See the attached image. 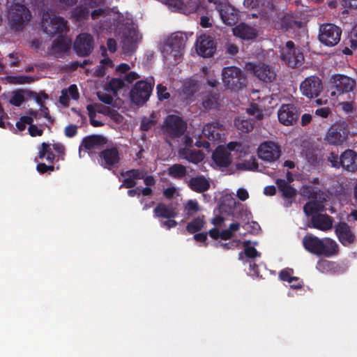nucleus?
I'll list each match as a JSON object with an SVG mask.
<instances>
[{
	"instance_id": "obj_1",
	"label": "nucleus",
	"mask_w": 357,
	"mask_h": 357,
	"mask_svg": "<svg viewBox=\"0 0 357 357\" xmlns=\"http://www.w3.org/2000/svg\"><path fill=\"white\" fill-rule=\"evenodd\" d=\"M303 248L310 253L317 256L331 257L339 252V245L331 238H319L307 233L302 240Z\"/></svg>"
},
{
	"instance_id": "obj_2",
	"label": "nucleus",
	"mask_w": 357,
	"mask_h": 357,
	"mask_svg": "<svg viewBox=\"0 0 357 357\" xmlns=\"http://www.w3.org/2000/svg\"><path fill=\"white\" fill-rule=\"evenodd\" d=\"M187 40L186 34L183 32L172 33L162 45L161 52L164 59L174 64L178 63L183 56Z\"/></svg>"
},
{
	"instance_id": "obj_3",
	"label": "nucleus",
	"mask_w": 357,
	"mask_h": 357,
	"mask_svg": "<svg viewBox=\"0 0 357 357\" xmlns=\"http://www.w3.org/2000/svg\"><path fill=\"white\" fill-rule=\"evenodd\" d=\"M31 17L30 10L23 3L13 2L8 7V24L13 31H22L31 21Z\"/></svg>"
},
{
	"instance_id": "obj_4",
	"label": "nucleus",
	"mask_w": 357,
	"mask_h": 357,
	"mask_svg": "<svg viewBox=\"0 0 357 357\" xmlns=\"http://www.w3.org/2000/svg\"><path fill=\"white\" fill-rule=\"evenodd\" d=\"M222 79L225 87L238 91L246 86L247 78L243 70L236 66H227L222 70Z\"/></svg>"
},
{
	"instance_id": "obj_5",
	"label": "nucleus",
	"mask_w": 357,
	"mask_h": 357,
	"mask_svg": "<svg viewBox=\"0 0 357 357\" xmlns=\"http://www.w3.org/2000/svg\"><path fill=\"white\" fill-rule=\"evenodd\" d=\"M176 204L158 203L153 209V217L159 220L160 226L167 229L174 228L178 222L174 220L178 215Z\"/></svg>"
},
{
	"instance_id": "obj_6",
	"label": "nucleus",
	"mask_w": 357,
	"mask_h": 357,
	"mask_svg": "<svg viewBox=\"0 0 357 357\" xmlns=\"http://www.w3.org/2000/svg\"><path fill=\"white\" fill-rule=\"evenodd\" d=\"M350 136V128L344 120H339L332 124L326 135L325 140L331 145H342Z\"/></svg>"
},
{
	"instance_id": "obj_7",
	"label": "nucleus",
	"mask_w": 357,
	"mask_h": 357,
	"mask_svg": "<svg viewBox=\"0 0 357 357\" xmlns=\"http://www.w3.org/2000/svg\"><path fill=\"white\" fill-rule=\"evenodd\" d=\"M280 58L291 68L301 66L305 61L302 50L296 47L294 43L291 40H288L285 46L281 49Z\"/></svg>"
},
{
	"instance_id": "obj_8",
	"label": "nucleus",
	"mask_w": 357,
	"mask_h": 357,
	"mask_svg": "<svg viewBox=\"0 0 357 357\" xmlns=\"http://www.w3.org/2000/svg\"><path fill=\"white\" fill-rule=\"evenodd\" d=\"M330 84L331 97H338L349 93L356 87V82L354 79L342 74L332 75Z\"/></svg>"
},
{
	"instance_id": "obj_9",
	"label": "nucleus",
	"mask_w": 357,
	"mask_h": 357,
	"mask_svg": "<svg viewBox=\"0 0 357 357\" xmlns=\"http://www.w3.org/2000/svg\"><path fill=\"white\" fill-rule=\"evenodd\" d=\"M186 128V123L183 119L174 114L167 116L162 126L163 134L171 139H176L182 136Z\"/></svg>"
},
{
	"instance_id": "obj_10",
	"label": "nucleus",
	"mask_w": 357,
	"mask_h": 357,
	"mask_svg": "<svg viewBox=\"0 0 357 357\" xmlns=\"http://www.w3.org/2000/svg\"><path fill=\"white\" fill-rule=\"evenodd\" d=\"M342 29L333 24L320 26L318 38L319 42L327 47L335 46L340 40Z\"/></svg>"
},
{
	"instance_id": "obj_11",
	"label": "nucleus",
	"mask_w": 357,
	"mask_h": 357,
	"mask_svg": "<svg viewBox=\"0 0 357 357\" xmlns=\"http://www.w3.org/2000/svg\"><path fill=\"white\" fill-rule=\"evenodd\" d=\"M323 89L322 80L317 75L306 77L300 84L302 95L309 100L318 98Z\"/></svg>"
},
{
	"instance_id": "obj_12",
	"label": "nucleus",
	"mask_w": 357,
	"mask_h": 357,
	"mask_svg": "<svg viewBox=\"0 0 357 357\" xmlns=\"http://www.w3.org/2000/svg\"><path fill=\"white\" fill-rule=\"evenodd\" d=\"M153 85L146 81H138L130 91L131 101L137 105H143L149 98Z\"/></svg>"
},
{
	"instance_id": "obj_13",
	"label": "nucleus",
	"mask_w": 357,
	"mask_h": 357,
	"mask_svg": "<svg viewBox=\"0 0 357 357\" xmlns=\"http://www.w3.org/2000/svg\"><path fill=\"white\" fill-rule=\"evenodd\" d=\"M94 47L93 37L88 33L79 34L73 44V50L78 56H88L91 54Z\"/></svg>"
},
{
	"instance_id": "obj_14",
	"label": "nucleus",
	"mask_w": 357,
	"mask_h": 357,
	"mask_svg": "<svg viewBox=\"0 0 357 357\" xmlns=\"http://www.w3.org/2000/svg\"><path fill=\"white\" fill-rule=\"evenodd\" d=\"M299 115L300 109L294 104H282L278 112V120L284 126L296 123Z\"/></svg>"
},
{
	"instance_id": "obj_15",
	"label": "nucleus",
	"mask_w": 357,
	"mask_h": 357,
	"mask_svg": "<svg viewBox=\"0 0 357 357\" xmlns=\"http://www.w3.org/2000/svg\"><path fill=\"white\" fill-rule=\"evenodd\" d=\"M100 165L105 169H111L116 166L120 160V153L116 146L105 149L98 153Z\"/></svg>"
},
{
	"instance_id": "obj_16",
	"label": "nucleus",
	"mask_w": 357,
	"mask_h": 357,
	"mask_svg": "<svg viewBox=\"0 0 357 357\" xmlns=\"http://www.w3.org/2000/svg\"><path fill=\"white\" fill-rule=\"evenodd\" d=\"M334 228L335 234L343 246L348 247L356 242V236L347 222H339Z\"/></svg>"
},
{
	"instance_id": "obj_17",
	"label": "nucleus",
	"mask_w": 357,
	"mask_h": 357,
	"mask_svg": "<svg viewBox=\"0 0 357 357\" xmlns=\"http://www.w3.org/2000/svg\"><path fill=\"white\" fill-rule=\"evenodd\" d=\"M281 155L280 146L273 142H264L258 148V156L266 162H274Z\"/></svg>"
},
{
	"instance_id": "obj_18",
	"label": "nucleus",
	"mask_w": 357,
	"mask_h": 357,
	"mask_svg": "<svg viewBox=\"0 0 357 357\" xmlns=\"http://www.w3.org/2000/svg\"><path fill=\"white\" fill-rule=\"evenodd\" d=\"M107 139L101 135H91L84 137L79 146V151L84 150H102L107 144Z\"/></svg>"
},
{
	"instance_id": "obj_19",
	"label": "nucleus",
	"mask_w": 357,
	"mask_h": 357,
	"mask_svg": "<svg viewBox=\"0 0 357 357\" xmlns=\"http://www.w3.org/2000/svg\"><path fill=\"white\" fill-rule=\"evenodd\" d=\"M255 76L264 83H271L276 79V72L273 66L259 63L252 66Z\"/></svg>"
},
{
	"instance_id": "obj_20",
	"label": "nucleus",
	"mask_w": 357,
	"mask_h": 357,
	"mask_svg": "<svg viewBox=\"0 0 357 357\" xmlns=\"http://www.w3.org/2000/svg\"><path fill=\"white\" fill-rule=\"evenodd\" d=\"M218 12L222 22L229 26H233L236 24L238 20V14L236 9L223 1H218Z\"/></svg>"
},
{
	"instance_id": "obj_21",
	"label": "nucleus",
	"mask_w": 357,
	"mask_h": 357,
	"mask_svg": "<svg viewBox=\"0 0 357 357\" xmlns=\"http://www.w3.org/2000/svg\"><path fill=\"white\" fill-rule=\"evenodd\" d=\"M197 53L203 57H211L216 51V44L213 38L209 35L201 36L197 40Z\"/></svg>"
},
{
	"instance_id": "obj_22",
	"label": "nucleus",
	"mask_w": 357,
	"mask_h": 357,
	"mask_svg": "<svg viewBox=\"0 0 357 357\" xmlns=\"http://www.w3.org/2000/svg\"><path fill=\"white\" fill-rule=\"evenodd\" d=\"M44 32L50 36L66 35L69 31L68 22L63 17L56 16L53 17L50 24L44 26Z\"/></svg>"
},
{
	"instance_id": "obj_23",
	"label": "nucleus",
	"mask_w": 357,
	"mask_h": 357,
	"mask_svg": "<svg viewBox=\"0 0 357 357\" xmlns=\"http://www.w3.org/2000/svg\"><path fill=\"white\" fill-rule=\"evenodd\" d=\"M121 176L124 178L119 188H133L137 185L136 180L144 178V170L140 169H131L120 173Z\"/></svg>"
},
{
	"instance_id": "obj_24",
	"label": "nucleus",
	"mask_w": 357,
	"mask_h": 357,
	"mask_svg": "<svg viewBox=\"0 0 357 357\" xmlns=\"http://www.w3.org/2000/svg\"><path fill=\"white\" fill-rule=\"evenodd\" d=\"M333 218L326 213H318L311 218L310 227L314 228L322 231H326L333 228Z\"/></svg>"
},
{
	"instance_id": "obj_25",
	"label": "nucleus",
	"mask_w": 357,
	"mask_h": 357,
	"mask_svg": "<svg viewBox=\"0 0 357 357\" xmlns=\"http://www.w3.org/2000/svg\"><path fill=\"white\" fill-rule=\"evenodd\" d=\"M223 126L218 121L206 123L202 129V135L211 142L219 141L221 138Z\"/></svg>"
},
{
	"instance_id": "obj_26",
	"label": "nucleus",
	"mask_w": 357,
	"mask_h": 357,
	"mask_svg": "<svg viewBox=\"0 0 357 357\" xmlns=\"http://www.w3.org/2000/svg\"><path fill=\"white\" fill-rule=\"evenodd\" d=\"M212 158L214 162L220 167H228L232 162L231 153L223 146H219L215 149Z\"/></svg>"
},
{
	"instance_id": "obj_27",
	"label": "nucleus",
	"mask_w": 357,
	"mask_h": 357,
	"mask_svg": "<svg viewBox=\"0 0 357 357\" xmlns=\"http://www.w3.org/2000/svg\"><path fill=\"white\" fill-rule=\"evenodd\" d=\"M342 167L351 172L357 171V153L351 149H347L340 156Z\"/></svg>"
},
{
	"instance_id": "obj_28",
	"label": "nucleus",
	"mask_w": 357,
	"mask_h": 357,
	"mask_svg": "<svg viewBox=\"0 0 357 357\" xmlns=\"http://www.w3.org/2000/svg\"><path fill=\"white\" fill-rule=\"evenodd\" d=\"M189 188L197 193H203L210 188L209 181L203 175L194 176L188 181Z\"/></svg>"
},
{
	"instance_id": "obj_29",
	"label": "nucleus",
	"mask_w": 357,
	"mask_h": 357,
	"mask_svg": "<svg viewBox=\"0 0 357 357\" xmlns=\"http://www.w3.org/2000/svg\"><path fill=\"white\" fill-rule=\"evenodd\" d=\"M139 40V33L134 26L128 27L123 33V47L126 51L132 50Z\"/></svg>"
},
{
	"instance_id": "obj_30",
	"label": "nucleus",
	"mask_w": 357,
	"mask_h": 357,
	"mask_svg": "<svg viewBox=\"0 0 357 357\" xmlns=\"http://www.w3.org/2000/svg\"><path fill=\"white\" fill-rule=\"evenodd\" d=\"M234 34L243 40H252L256 38L258 35L256 29L245 23L237 25L234 29Z\"/></svg>"
},
{
	"instance_id": "obj_31",
	"label": "nucleus",
	"mask_w": 357,
	"mask_h": 357,
	"mask_svg": "<svg viewBox=\"0 0 357 357\" xmlns=\"http://www.w3.org/2000/svg\"><path fill=\"white\" fill-rule=\"evenodd\" d=\"M303 195L307 197L310 201L321 202L326 201L325 193L320 189L314 186H306L303 189Z\"/></svg>"
},
{
	"instance_id": "obj_32",
	"label": "nucleus",
	"mask_w": 357,
	"mask_h": 357,
	"mask_svg": "<svg viewBox=\"0 0 357 357\" xmlns=\"http://www.w3.org/2000/svg\"><path fill=\"white\" fill-rule=\"evenodd\" d=\"M276 184L282 195L285 199H294L296 195V190L291 186L284 179L278 178Z\"/></svg>"
},
{
	"instance_id": "obj_33",
	"label": "nucleus",
	"mask_w": 357,
	"mask_h": 357,
	"mask_svg": "<svg viewBox=\"0 0 357 357\" xmlns=\"http://www.w3.org/2000/svg\"><path fill=\"white\" fill-rule=\"evenodd\" d=\"M70 41L68 40L63 35H59L53 41L52 49L54 52H67L70 49Z\"/></svg>"
},
{
	"instance_id": "obj_34",
	"label": "nucleus",
	"mask_w": 357,
	"mask_h": 357,
	"mask_svg": "<svg viewBox=\"0 0 357 357\" xmlns=\"http://www.w3.org/2000/svg\"><path fill=\"white\" fill-rule=\"evenodd\" d=\"M324 209L323 203L316 202V200L307 202L303 206V211L307 216L315 215Z\"/></svg>"
},
{
	"instance_id": "obj_35",
	"label": "nucleus",
	"mask_w": 357,
	"mask_h": 357,
	"mask_svg": "<svg viewBox=\"0 0 357 357\" xmlns=\"http://www.w3.org/2000/svg\"><path fill=\"white\" fill-rule=\"evenodd\" d=\"M205 225L206 221L204 220V216H198L193 218L187 224L186 230L189 234H193L200 231L203 228H204Z\"/></svg>"
},
{
	"instance_id": "obj_36",
	"label": "nucleus",
	"mask_w": 357,
	"mask_h": 357,
	"mask_svg": "<svg viewBox=\"0 0 357 357\" xmlns=\"http://www.w3.org/2000/svg\"><path fill=\"white\" fill-rule=\"evenodd\" d=\"M46 156L48 162L52 163L55 158L54 153L51 151L50 144L46 142L41 144V149L39 150L38 157L35 158L34 161L38 162V159H43Z\"/></svg>"
},
{
	"instance_id": "obj_37",
	"label": "nucleus",
	"mask_w": 357,
	"mask_h": 357,
	"mask_svg": "<svg viewBox=\"0 0 357 357\" xmlns=\"http://www.w3.org/2000/svg\"><path fill=\"white\" fill-rule=\"evenodd\" d=\"M233 216L237 220H241L245 223L249 222L250 220L252 218V214L247 207L241 204L236 206L233 213Z\"/></svg>"
},
{
	"instance_id": "obj_38",
	"label": "nucleus",
	"mask_w": 357,
	"mask_h": 357,
	"mask_svg": "<svg viewBox=\"0 0 357 357\" xmlns=\"http://www.w3.org/2000/svg\"><path fill=\"white\" fill-rule=\"evenodd\" d=\"M220 94L217 93H209L204 96L202 105L206 110L215 108L218 105Z\"/></svg>"
},
{
	"instance_id": "obj_39",
	"label": "nucleus",
	"mask_w": 357,
	"mask_h": 357,
	"mask_svg": "<svg viewBox=\"0 0 357 357\" xmlns=\"http://www.w3.org/2000/svg\"><path fill=\"white\" fill-rule=\"evenodd\" d=\"M89 10L82 6H77L70 12V18L75 22H82L88 18Z\"/></svg>"
},
{
	"instance_id": "obj_40",
	"label": "nucleus",
	"mask_w": 357,
	"mask_h": 357,
	"mask_svg": "<svg viewBox=\"0 0 357 357\" xmlns=\"http://www.w3.org/2000/svg\"><path fill=\"white\" fill-rule=\"evenodd\" d=\"M183 155L185 159L194 164L202 162L204 158V153L201 151L192 149L184 150Z\"/></svg>"
},
{
	"instance_id": "obj_41",
	"label": "nucleus",
	"mask_w": 357,
	"mask_h": 357,
	"mask_svg": "<svg viewBox=\"0 0 357 357\" xmlns=\"http://www.w3.org/2000/svg\"><path fill=\"white\" fill-rule=\"evenodd\" d=\"M186 174V167L181 164H174L168 168V174L174 178H183Z\"/></svg>"
},
{
	"instance_id": "obj_42",
	"label": "nucleus",
	"mask_w": 357,
	"mask_h": 357,
	"mask_svg": "<svg viewBox=\"0 0 357 357\" xmlns=\"http://www.w3.org/2000/svg\"><path fill=\"white\" fill-rule=\"evenodd\" d=\"M36 79V77L28 75H11L7 77L8 82L13 84H31Z\"/></svg>"
},
{
	"instance_id": "obj_43",
	"label": "nucleus",
	"mask_w": 357,
	"mask_h": 357,
	"mask_svg": "<svg viewBox=\"0 0 357 357\" xmlns=\"http://www.w3.org/2000/svg\"><path fill=\"white\" fill-rule=\"evenodd\" d=\"M202 0H187L183 2L182 13L189 15L197 12L202 6Z\"/></svg>"
},
{
	"instance_id": "obj_44",
	"label": "nucleus",
	"mask_w": 357,
	"mask_h": 357,
	"mask_svg": "<svg viewBox=\"0 0 357 357\" xmlns=\"http://www.w3.org/2000/svg\"><path fill=\"white\" fill-rule=\"evenodd\" d=\"M157 116L153 112L149 116H144L141 121L140 129L143 131H149L157 123Z\"/></svg>"
},
{
	"instance_id": "obj_45",
	"label": "nucleus",
	"mask_w": 357,
	"mask_h": 357,
	"mask_svg": "<svg viewBox=\"0 0 357 357\" xmlns=\"http://www.w3.org/2000/svg\"><path fill=\"white\" fill-rule=\"evenodd\" d=\"M282 25L285 31H288L294 28H301L302 26V22L296 20L291 16L287 15L282 18Z\"/></svg>"
},
{
	"instance_id": "obj_46",
	"label": "nucleus",
	"mask_w": 357,
	"mask_h": 357,
	"mask_svg": "<svg viewBox=\"0 0 357 357\" xmlns=\"http://www.w3.org/2000/svg\"><path fill=\"white\" fill-rule=\"evenodd\" d=\"M236 167L238 169L241 170L255 171L258 169V163L255 158L252 156L249 160H245L243 162L238 163Z\"/></svg>"
},
{
	"instance_id": "obj_47",
	"label": "nucleus",
	"mask_w": 357,
	"mask_h": 357,
	"mask_svg": "<svg viewBox=\"0 0 357 357\" xmlns=\"http://www.w3.org/2000/svg\"><path fill=\"white\" fill-rule=\"evenodd\" d=\"M235 125L242 132L248 133L252 130L253 123L250 120L235 119Z\"/></svg>"
},
{
	"instance_id": "obj_48",
	"label": "nucleus",
	"mask_w": 357,
	"mask_h": 357,
	"mask_svg": "<svg viewBox=\"0 0 357 357\" xmlns=\"http://www.w3.org/2000/svg\"><path fill=\"white\" fill-rule=\"evenodd\" d=\"M24 101V90H18L13 92L10 99V103L15 107H20Z\"/></svg>"
},
{
	"instance_id": "obj_49",
	"label": "nucleus",
	"mask_w": 357,
	"mask_h": 357,
	"mask_svg": "<svg viewBox=\"0 0 357 357\" xmlns=\"http://www.w3.org/2000/svg\"><path fill=\"white\" fill-rule=\"evenodd\" d=\"M294 273L292 268H284L279 273V278L284 282L292 283L294 281H298L297 277H293L291 275Z\"/></svg>"
},
{
	"instance_id": "obj_50",
	"label": "nucleus",
	"mask_w": 357,
	"mask_h": 357,
	"mask_svg": "<svg viewBox=\"0 0 357 357\" xmlns=\"http://www.w3.org/2000/svg\"><path fill=\"white\" fill-rule=\"evenodd\" d=\"M243 244L244 246V255L248 258L255 259L260 257V253L254 247L250 246V241H245Z\"/></svg>"
},
{
	"instance_id": "obj_51",
	"label": "nucleus",
	"mask_w": 357,
	"mask_h": 357,
	"mask_svg": "<svg viewBox=\"0 0 357 357\" xmlns=\"http://www.w3.org/2000/svg\"><path fill=\"white\" fill-rule=\"evenodd\" d=\"M166 5L173 11L182 13L184 0H165Z\"/></svg>"
},
{
	"instance_id": "obj_52",
	"label": "nucleus",
	"mask_w": 357,
	"mask_h": 357,
	"mask_svg": "<svg viewBox=\"0 0 357 357\" xmlns=\"http://www.w3.org/2000/svg\"><path fill=\"white\" fill-rule=\"evenodd\" d=\"M188 215H192L193 213L199 211V206L197 200L190 199L185 206Z\"/></svg>"
},
{
	"instance_id": "obj_53",
	"label": "nucleus",
	"mask_w": 357,
	"mask_h": 357,
	"mask_svg": "<svg viewBox=\"0 0 357 357\" xmlns=\"http://www.w3.org/2000/svg\"><path fill=\"white\" fill-rule=\"evenodd\" d=\"M54 1L58 8L68 10L76 5L78 0H54Z\"/></svg>"
},
{
	"instance_id": "obj_54",
	"label": "nucleus",
	"mask_w": 357,
	"mask_h": 357,
	"mask_svg": "<svg viewBox=\"0 0 357 357\" xmlns=\"http://www.w3.org/2000/svg\"><path fill=\"white\" fill-rule=\"evenodd\" d=\"M109 86L112 91L116 92L125 86L124 79L113 78L109 82Z\"/></svg>"
},
{
	"instance_id": "obj_55",
	"label": "nucleus",
	"mask_w": 357,
	"mask_h": 357,
	"mask_svg": "<svg viewBox=\"0 0 357 357\" xmlns=\"http://www.w3.org/2000/svg\"><path fill=\"white\" fill-rule=\"evenodd\" d=\"M240 243V240L235 239L228 243H217L215 247H220L225 250H234L238 247Z\"/></svg>"
},
{
	"instance_id": "obj_56",
	"label": "nucleus",
	"mask_w": 357,
	"mask_h": 357,
	"mask_svg": "<svg viewBox=\"0 0 357 357\" xmlns=\"http://www.w3.org/2000/svg\"><path fill=\"white\" fill-rule=\"evenodd\" d=\"M96 107L97 109V112L100 114H102L106 116H113L114 114L116 112L115 110L111 109L110 107L107 106H105L100 103L96 104Z\"/></svg>"
},
{
	"instance_id": "obj_57",
	"label": "nucleus",
	"mask_w": 357,
	"mask_h": 357,
	"mask_svg": "<svg viewBox=\"0 0 357 357\" xmlns=\"http://www.w3.org/2000/svg\"><path fill=\"white\" fill-rule=\"evenodd\" d=\"M327 160L331 163L332 167L335 168H339L342 166V163H340V157L335 152H331L328 156L327 157Z\"/></svg>"
},
{
	"instance_id": "obj_58",
	"label": "nucleus",
	"mask_w": 357,
	"mask_h": 357,
	"mask_svg": "<svg viewBox=\"0 0 357 357\" xmlns=\"http://www.w3.org/2000/svg\"><path fill=\"white\" fill-rule=\"evenodd\" d=\"M157 94L160 100H167L170 97V94L167 91L166 86L162 84L157 86Z\"/></svg>"
},
{
	"instance_id": "obj_59",
	"label": "nucleus",
	"mask_w": 357,
	"mask_h": 357,
	"mask_svg": "<svg viewBox=\"0 0 357 357\" xmlns=\"http://www.w3.org/2000/svg\"><path fill=\"white\" fill-rule=\"evenodd\" d=\"M64 134L67 137L71 138L77 134V126L76 125H68L64 129Z\"/></svg>"
},
{
	"instance_id": "obj_60",
	"label": "nucleus",
	"mask_w": 357,
	"mask_h": 357,
	"mask_svg": "<svg viewBox=\"0 0 357 357\" xmlns=\"http://www.w3.org/2000/svg\"><path fill=\"white\" fill-rule=\"evenodd\" d=\"M67 93L69 94L70 98L73 100H78L79 98V93L78 91V89L76 84H70L68 88L66 89Z\"/></svg>"
},
{
	"instance_id": "obj_61",
	"label": "nucleus",
	"mask_w": 357,
	"mask_h": 357,
	"mask_svg": "<svg viewBox=\"0 0 357 357\" xmlns=\"http://www.w3.org/2000/svg\"><path fill=\"white\" fill-rule=\"evenodd\" d=\"M225 148L228 150L229 153L231 151L241 152L243 146L240 142H230L227 144V147Z\"/></svg>"
},
{
	"instance_id": "obj_62",
	"label": "nucleus",
	"mask_w": 357,
	"mask_h": 357,
	"mask_svg": "<svg viewBox=\"0 0 357 357\" xmlns=\"http://www.w3.org/2000/svg\"><path fill=\"white\" fill-rule=\"evenodd\" d=\"M28 131L31 137L41 136L43 134V130L39 129L35 124H31V126H29Z\"/></svg>"
},
{
	"instance_id": "obj_63",
	"label": "nucleus",
	"mask_w": 357,
	"mask_h": 357,
	"mask_svg": "<svg viewBox=\"0 0 357 357\" xmlns=\"http://www.w3.org/2000/svg\"><path fill=\"white\" fill-rule=\"evenodd\" d=\"M344 8L357 9V0H340Z\"/></svg>"
},
{
	"instance_id": "obj_64",
	"label": "nucleus",
	"mask_w": 357,
	"mask_h": 357,
	"mask_svg": "<svg viewBox=\"0 0 357 357\" xmlns=\"http://www.w3.org/2000/svg\"><path fill=\"white\" fill-rule=\"evenodd\" d=\"M350 43L352 49H357V27H355L351 33Z\"/></svg>"
}]
</instances>
